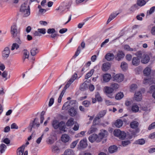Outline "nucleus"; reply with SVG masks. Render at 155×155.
I'll return each instance as SVG.
<instances>
[{"instance_id":"39448f33","label":"nucleus","mask_w":155,"mask_h":155,"mask_svg":"<svg viewBox=\"0 0 155 155\" xmlns=\"http://www.w3.org/2000/svg\"><path fill=\"white\" fill-rule=\"evenodd\" d=\"M10 32L13 38H15L17 36L18 29L17 25L16 24H14L11 28Z\"/></svg>"},{"instance_id":"0e129e2a","label":"nucleus","mask_w":155,"mask_h":155,"mask_svg":"<svg viewBox=\"0 0 155 155\" xmlns=\"http://www.w3.org/2000/svg\"><path fill=\"white\" fill-rule=\"evenodd\" d=\"M40 33L44 34L45 33V28H39L38 30Z\"/></svg>"},{"instance_id":"7ed1b4c3","label":"nucleus","mask_w":155,"mask_h":155,"mask_svg":"<svg viewBox=\"0 0 155 155\" xmlns=\"http://www.w3.org/2000/svg\"><path fill=\"white\" fill-rule=\"evenodd\" d=\"M114 136L119 137L121 139H124L126 137V134L119 129H115L114 132Z\"/></svg>"},{"instance_id":"864d4df0","label":"nucleus","mask_w":155,"mask_h":155,"mask_svg":"<svg viewBox=\"0 0 155 155\" xmlns=\"http://www.w3.org/2000/svg\"><path fill=\"white\" fill-rule=\"evenodd\" d=\"M52 150L53 152L55 153L59 150V148L57 146H53L52 148Z\"/></svg>"},{"instance_id":"c03bdc74","label":"nucleus","mask_w":155,"mask_h":155,"mask_svg":"<svg viewBox=\"0 0 155 155\" xmlns=\"http://www.w3.org/2000/svg\"><path fill=\"white\" fill-rule=\"evenodd\" d=\"M23 54L25 58H28L29 56V52L26 50H24L23 51Z\"/></svg>"},{"instance_id":"de8ad7c7","label":"nucleus","mask_w":155,"mask_h":155,"mask_svg":"<svg viewBox=\"0 0 155 155\" xmlns=\"http://www.w3.org/2000/svg\"><path fill=\"white\" fill-rule=\"evenodd\" d=\"M78 142V140H77L76 141H73L70 145V147L71 148H74L76 146Z\"/></svg>"},{"instance_id":"052dcab7","label":"nucleus","mask_w":155,"mask_h":155,"mask_svg":"<svg viewBox=\"0 0 155 155\" xmlns=\"http://www.w3.org/2000/svg\"><path fill=\"white\" fill-rule=\"evenodd\" d=\"M54 99L53 97H51L50 99L48 104L49 107L51 106L54 103Z\"/></svg>"},{"instance_id":"6ab92c4d","label":"nucleus","mask_w":155,"mask_h":155,"mask_svg":"<svg viewBox=\"0 0 155 155\" xmlns=\"http://www.w3.org/2000/svg\"><path fill=\"white\" fill-rule=\"evenodd\" d=\"M59 124L60 122L56 120H53L52 123V125L53 127L55 129H58Z\"/></svg>"},{"instance_id":"a878e982","label":"nucleus","mask_w":155,"mask_h":155,"mask_svg":"<svg viewBox=\"0 0 155 155\" xmlns=\"http://www.w3.org/2000/svg\"><path fill=\"white\" fill-rule=\"evenodd\" d=\"M123 124L122 121L120 119H118L116 121L114 125L116 127L119 128L122 126Z\"/></svg>"},{"instance_id":"603ef678","label":"nucleus","mask_w":155,"mask_h":155,"mask_svg":"<svg viewBox=\"0 0 155 155\" xmlns=\"http://www.w3.org/2000/svg\"><path fill=\"white\" fill-rule=\"evenodd\" d=\"M136 142L137 144L142 145L145 143V141L144 139H141L137 140Z\"/></svg>"},{"instance_id":"72a5a7b5","label":"nucleus","mask_w":155,"mask_h":155,"mask_svg":"<svg viewBox=\"0 0 155 155\" xmlns=\"http://www.w3.org/2000/svg\"><path fill=\"white\" fill-rule=\"evenodd\" d=\"M110 87L114 91V90H117L119 88V86L117 84L112 83L111 84Z\"/></svg>"},{"instance_id":"774afa93","label":"nucleus","mask_w":155,"mask_h":155,"mask_svg":"<svg viewBox=\"0 0 155 155\" xmlns=\"http://www.w3.org/2000/svg\"><path fill=\"white\" fill-rule=\"evenodd\" d=\"M150 91H149V92L151 93L153 91L154 92L155 91V86L152 85L151 86L150 88Z\"/></svg>"},{"instance_id":"1a4fd4ad","label":"nucleus","mask_w":155,"mask_h":155,"mask_svg":"<svg viewBox=\"0 0 155 155\" xmlns=\"http://www.w3.org/2000/svg\"><path fill=\"white\" fill-rule=\"evenodd\" d=\"M74 103V101L73 100L66 102L64 104L62 107V109L64 110L66 109L67 110Z\"/></svg>"},{"instance_id":"cd10ccee","label":"nucleus","mask_w":155,"mask_h":155,"mask_svg":"<svg viewBox=\"0 0 155 155\" xmlns=\"http://www.w3.org/2000/svg\"><path fill=\"white\" fill-rule=\"evenodd\" d=\"M74 124V119L72 118H70L66 123V125L67 126H72Z\"/></svg>"},{"instance_id":"aec40b11","label":"nucleus","mask_w":155,"mask_h":155,"mask_svg":"<svg viewBox=\"0 0 155 155\" xmlns=\"http://www.w3.org/2000/svg\"><path fill=\"white\" fill-rule=\"evenodd\" d=\"M81 147L85 148L87 147V144L86 139H84L81 140L79 143Z\"/></svg>"},{"instance_id":"9b49d317","label":"nucleus","mask_w":155,"mask_h":155,"mask_svg":"<svg viewBox=\"0 0 155 155\" xmlns=\"http://www.w3.org/2000/svg\"><path fill=\"white\" fill-rule=\"evenodd\" d=\"M58 127H59L58 128L61 131L63 132L66 131L65 123L64 121H61L60 122Z\"/></svg>"},{"instance_id":"8fccbe9b","label":"nucleus","mask_w":155,"mask_h":155,"mask_svg":"<svg viewBox=\"0 0 155 155\" xmlns=\"http://www.w3.org/2000/svg\"><path fill=\"white\" fill-rule=\"evenodd\" d=\"M19 47V46L18 44L15 43H13L12 45V46L11 50H14L15 48L16 49H17Z\"/></svg>"},{"instance_id":"ea45409f","label":"nucleus","mask_w":155,"mask_h":155,"mask_svg":"<svg viewBox=\"0 0 155 155\" xmlns=\"http://www.w3.org/2000/svg\"><path fill=\"white\" fill-rule=\"evenodd\" d=\"M145 54H143V53L140 51L137 52L136 54V55L137 56V58L139 59V60H140L142 57H143L144 56H143V55H145Z\"/></svg>"},{"instance_id":"79ce46f5","label":"nucleus","mask_w":155,"mask_h":155,"mask_svg":"<svg viewBox=\"0 0 155 155\" xmlns=\"http://www.w3.org/2000/svg\"><path fill=\"white\" fill-rule=\"evenodd\" d=\"M74 81L72 79L70 78L67 84H66L65 86V88L66 89L69 87L71 84Z\"/></svg>"},{"instance_id":"5fc2aeb1","label":"nucleus","mask_w":155,"mask_h":155,"mask_svg":"<svg viewBox=\"0 0 155 155\" xmlns=\"http://www.w3.org/2000/svg\"><path fill=\"white\" fill-rule=\"evenodd\" d=\"M30 77V75L28 72H26L25 74H23V78L25 79H28Z\"/></svg>"},{"instance_id":"a211bd4d","label":"nucleus","mask_w":155,"mask_h":155,"mask_svg":"<svg viewBox=\"0 0 155 155\" xmlns=\"http://www.w3.org/2000/svg\"><path fill=\"white\" fill-rule=\"evenodd\" d=\"M143 58L141 60V62L142 63L146 64L150 60V58L149 56L147 54L143 55Z\"/></svg>"},{"instance_id":"f03ea898","label":"nucleus","mask_w":155,"mask_h":155,"mask_svg":"<svg viewBox=\"0 0 155 155\" xmlns=\"http://www.w3.org/2000/svg\"><path fill=\"white\" fill-rule=\"evenodd\" d=\"M40 125L38 122V119L37 118H35L34 120H31L28 128L29 129L30 131L32 130V128H36L38 127Z\"/></svg>"},{"instance_id":"b1692460","label":"nucleus","mask_w":155,"mask_h":155,"mask_svg":"<svg viewBox=\"0 0 155 155\" xmlns=\"http://www.w3.org/2000/svg\"><path fill=\"white\" fill-rule=\"evenodd\" d=\"M119 14V13H118L117 14H116L115 13H113L111 14L110 15L108 20L107 21V24H108L112 20L114 19V18H115Z\"/></svg>"},{"instance_id":"a19ab883","label":"nucleus","mask_w":155,"mask_h":155,"mask_svg":"<svg viewBox=\"0 0 155 155\" xmlns=\"http://www.w3.org/2000/svg\"><path fill=\"white\" fill-rule=\"evenodd\" d=\"M146 2L144 0H137V4L139 6H142L144 5Z\"/></svg>"},{"instance_id":"338daca9","label":"nucleus","mask_w":155,"mask_h":155,"mask_svg":"<svg viewBox=\"0 0 155 155\" xmlns=\"http://www.w3.org/2000/svg\"><path fill=\"white\" fill-rule=\"evenodd\" d=\"M155 128V122L151 124L148 127V130H150L152 129H154Z\"/></svg>"},{"instance_id":"49530a36","label":"nucleus","mask_w":155,"mask_h":155,"mask_svg":"<svg viewBox=\"0 0 155 155\" xmlns=\"http://www.w3.org/2000/svg\"><path fill=\"white\" fill-rule=\"evenodd\" d=\"M100 118H101L97 115L94 120V123H95V124H98L99 122V120Z\"/></svg>"},{"instance_id":"5701e85b","label":"nucleus","mask_w":155,"mask_h":155,"mask_svg":"<svg viewBox=\"0 0 155 155\" xmlns=\"http://www.w3.org/2000/svg\"><path fill=\"white\" fill-rule=\"evenodd\" d=\"M104 81L105 82H107L109 81L111 78V75L108 74H104L103 76Z\"/></svg>"},{"instance_id":"4468645a","label":"nucleus","mask_w":155,"mask_h":155,"mask_svg":"<svg viewBox=\"0 0 155 155\" xmlns=\"http://www.w3.org/2000/svg\"><path fill=\"white\" fill-rule=\"evenodd\" d=\"M26 146L25 145H23L18 148L17 151V155H23L25 148Z\"/></svg>"},{"instance_id":"7c9ffc66","label":"nucleus","mask_w":155,"mask_h":155,"mask_svg":"<svg viewBox=\"0 0 155 155\" xmlns=\"http://www.w3.org/2000/svg\"><path fill=\"white\" fill-rule=\"evenodd\" d=\"M154 81L153 79H144L143 81V83L144 84L148 83L149 84H152L154 83Z\"/></svg>"},{"instance_id":"2eb2a0df","label":"nucleus","mask_w":155,"mask_h":155,"mask_svg":"<svg viewBox=\"0 0 155 155\" xmlns=\"http://www.w3.org/2000/svg\"><path fill=\"white\" fill-rule=\"evenodd\" d=\"M134 98L137 101H140L141 100L142 98V94L140 91H137L135 93Z\"/></svg>"},{"instance_id":"680f3d73","label":"nucleus","mask_w":155,"mask_h":155,"mask_svg":"<svg viewBox=\"0 0 155 155\" xmlns=\"http://www.w3.org/2000/svg\"><path fill=\"white\" fill-rule=\"evenodd\" d=\"M3 142L6 144H8L10 143V140L8 138H5L3 140Z\"/></svg>"},{"instance_id":"393cba45","label":"nucleus","mask_w":155,"mask_h":155,"mask_svg":"<svg viewBox=\"0 0 155 155\" xmlns=\"http://www.w3.org/2000/svg\"><path fill=\"white\" fill-rule=\"evenodd\" d=\"M64 154V155H74L75 153L72 150L68 149L65 151Z\"/></svg>"},{"instance_id":"69168bd1","label":"nucleus","mask_w":155,"mask_h":155,"mask_svg":"<svg viewBox=\"0 0 155 155\" xmlns=\"http://www.w3.org/2000/svg\"><path fill=\"white\" fill-rule=\"evenodd\" d=\"M142 110L147 113L150 111V109L147 107H142Z\"/></svg>"},{"instance_id":"412c9836","label":"nucleus","mask_w":155,"mask_h":155,"mask_svg":"<svg viewBox=\"0 0 155 155\" xmlns=\"http://www.w3.org/2000/svg\"><path fill=\"white\" fill-rule=\"evenodd\" d=\"M62 141L65 143L68 142L70 139L69 136L67 134L63 135L61 137Z\"/></svg>"},{"instance_id":"dca6fc26","label":"nucleus","mask_w":155,"mask_h":155,"mask_svg":"<svg viewBox=\"0 0 155 155\" xmlns=\"http://www.w3.org/2000/svg\"><path fill=\"white\" fill-rule=\"evenodd\" d=\"M114 57V55L113 54L108 53L106 55L105 58L108 61H110L113 60Z\"/></svg>"},{"instance_id":"3c124183","label":"nucleus","mask_w":155,"mask_h":155,"mask_svg":"<svg viewBox=\"0 0 155 155\" xmlns=\"http://www.w3.org/2000/svg\"><path fill=\"white\" fill-rule=\"evenodd\" d=\"M95 98L98 101H101L102 100V99L100 96L98 92L97 93L95 94Z\"/></svg>"},{"instance_id":"9d476101","label":"nucleus","mask_w":155,"mask_h":155,"mask_svg":"<svg viewBox=\"0 0 155 155\" xmlns=\"http://www.w3.org/2000/svg\"><path fill=\"white\" fill-rule=\"evenodd\" d=\"M68 114L71 117H74L77 114V111L76 109L72 107L69 109L68 111Z\"/></svg>"},{"instance_id":"e2e57ef3","label":"nucleus","mask_w":155,"mask_h":155,"mask_svg":"<svg viewBox=\"0 0 155 155\" xmlns=\"http://www.w3.org/2000/svg\"><path fill=\"white\" fill-rule=\"evenodd\" d=\"M104 101L106 104L107 106L111 105L113 104V103L109 100H105Z\"/></svg>"},{"instance_id":"6e6552de","label":"nucleus","mask_w":155,"mask_h":155,"mask_svg":"<svg viewBox=\"0 0 155 155\" xmlns=\"http://www.w3.org/2000/svg\"><path fill=\"white\" fill-rule=\"evenodd\" d=\"M10 53V50L8 47H5L2 52V56L5 58H7Z\"/></svg>"},{"instance_id":"58836bf2","label":"nucleus","mask_w":155,"mask_h":155,"mask_svg":"<svg viewBox=\"0 0 155 155\" xmlns=\"http://www.w3.org/2000/svg\"><path fill=\"white\" fill-rule=\"evenodd\" d=\"M38 52L37 48H34L31 49L30 53L32 56H35L38 53Z\"/></svg>"},{"instance_id":"6e6d98bb","label":"nucleus","mask_w":155,"mask_h":155,"mask_svg":"<svg viewBox=\"0 0 155 155\" xmlns=\"http://www.w3.org/2000/svg\"><path fill=\"white\" fill-rule=\"evenodd\" d=\"M55 32V31L54 28H49L47 30V33L48 34H53Z\"/></svg>"},{"instance_id":"09e8293b","label":"nucleus","mask_w":155,"mask_h":155,"mask_svg":"<svg viewBox=\"0 0 155 155\" xmlns=\"http://www.w3.org/2000/svg\"><path fill=\"white\" fill-rule=\"evenodd\" d=\"M106 113V111L105 110H103L99 112L97 114V115H98V116L100 117V118H101L103 117L104 115Z\"/></svg>"},{"instance_id":"c756f323","label":"nucleus","mask_w":155,"mask_h":155,"mask_svg":"<svg viewBox=\"0 0 155 155\" xmlns=\"http://www.w3.org/2000/svg\"><path fill=\"white\" fill-rule=\"evenodd\" d=\"M131 110L134 112H137L139 110V107L137 104H134L131 107Z\"/></svg>"},{"instance_id":"20e7f679","label":"nucleus","mask_w":155,"mask_h":155,"mask_svg":"<svg viewBox=\"0 0 155 155\" xmlns=\"http://www.w3.org/2000/svg\"><path fill=\"white\" fill-rule=\"evenodd\" d=\"M104 91L108 97L110 98H114V96L111 94L113 92V90L110 87L105 86L104 88Z\"/></svg>"},{"instance_id":"4d7b16f0","label":"nucleus","mask_w":155,"mask_h":155,"mask_svg":"<svg viewBox=\"0 0 155 155\" xmlns=\"http://www.w3.org/2000/svg\"><path fill=\"white\" fill-rule=\"evenodd\" d=\"M137 87V85L135 84H132L130 87V89L132 91L135 90Z\"/></svg>"},{"instance_id":"ddd939ff","label":"nucleus","mask_w":155,"mask_h":155,"mask_svg":"<svg viewBox=\"0 0 155 155\" xmlns=\"http://www.w3.org/2000/svg\"><path fill=\"white\" fill-rule=\"evenodd\" d=\"M124 54L122 51H119L117 52L115 57V58L117 61L120 60L121 58L124 57Z\"/></svg>"},{"instance_id":"c9c22d12","label":"nucleus","mask_w":155,"mask_h":155,"mask_svg":"<svg viewBox=\"0 0 155 155\" xmlns=\"http://www.w3.org/2000/svg\"><path fill=\"white\" fill-rule=\"evenodd\" d=\"M97 130V129L96 128L94 127V126H92L88 131L87 133L90 134L93 133L95 132Z\"/></svg>"},{"instance_id":"a18cd8bd","label":"nucleus","mask_w":155,"mask_h":155,"mask_svg":"<svg viewBox=\"0 0 155 155\" xmlns=\"http://www.w3.org/2000/svg\"><path fill=\"white\" fill-rule=\"evenodd\" d=\"M124 48L125 50L128 51H136V49H134L133 48H131L130 46L128 45H126L124 46Z\"/></svg>"},{"instance_id":"37998d69","label":"nucleus","mask_w":155,"mask_h":155,"mask_svg":"<svg viewBox=\"0 0 155 155\" xmlns=\"http://www.w3.org/2000/svg\"><path fill=\"white\" fill-rule=\"evenodd\" d=\"M90 104V102L87 100L84 101L82 102V104L86 107H88Z\"/></svg>"},{"instance_id":"f8f14e48","label":"nucleus","mask_w":155,"mask_h":155,"mask_svg":"<svg viewBox=\"0 0 155 155\" xmlns=\"http://www.w3.org/2000/svg\"><path fill=\"white\" fill-rule=\"evenodd\" d=\"M107 134V130H101L98 136V137L100 139V141H101L102 139Z\"/></svg>"},{"instance_id":"2f4dec72","label":"nucleus","mask_w":155,"mask_h":155,"mask_svg":"<svg viewBox=\"0 0 155 155\" xmlns=\"http://www.w3.org/2000/svg\"><path fill=\"white\" fill-rule=\"evenodd\" d=\"M87 88V86L86 83V81H85L80 86V89L82 91L85 90Z\"/></svg>"},{"instance_id":"f3484780","label":"nucleus","mask_w":155,"mask_h":155,"mask_svg":"<svg viewBox=\"0 0 155 155\" xmlns=\"http://www.w3.org/2000/svg\"><path fill=\"white\" fill-rule=\"evenodd\" d=\"M140 61L139 59L137 57H134L132 59V64L135 66H137L140 63Z\"/></svg>"},{"instance_id":"0eeeda50","label":"nucleus","mask_w":155,"mask_h":155,"mask_svg":"<svg viewBox=\"0 0 155 155\" xmlns=\"http://www.w3.org/2000/svg\"><path fill=\"white\" fill-rule=\"evenodd\" d=\"M99 139L98 137V136L96 134L91 135L88 138L89 141L91 143H93L95 141L97 142H100Z\"/></svg>"},{"instance_id":"4c0bfd02","label":"nucleus","mask_w":155,"mask_h":155,"mask_svg":"<svg viewBox=\"0 0 155 155\" xmlns=\"http://www.w3.org/2000/svg\"><path fill=\"white\" fill-rule=\"evenodd\" d=\"M94 71V70L92 69L85 76V79H87L90 78L93 74Z\"/></svg>"},{"instance_id":"bf43d9fd","label":"nucleus","mask_w":155,"mask_h":155,"mask_svg":"<svg viewBox=\"0 0 155 155\" xmlns=\"http://www.w3.org/2000/svg\"><path fill=\"white\" fill-rule=\"evenodd\" d=\"M132 103V101L130 100H127L125 102V105L127 106H130Z\"/></svg>"},{"instance_id":"4be33fe9","label":"nucleus","mask_w":155,"mask_h":155,"mask_svg":"<svg viewBox=\"0 0 155 155\" xmlns=\"http://www.w3.org/2000/svg\"><path fill=\"white\" fill-rule=\"evenodd\" d=\"M110 67V64L108 63H104L102 65V70L104 71H107Z\"/></svg>"},{"instance_id":"e433bc0d","label":"nucleus","mask_w":155,"mask_h":155,"mask_svg":"<svg viewBox=\"0 0 155 155\" xmlns=\"http://www.w3.org/2000/svg\"><path fill=\"white\" fill-rule=\"evenodd\" d=\"M124 97L123 93L121 92H120L117 94L115 97V98L116 100H120L122 99Z\"/></svg>"},{"instance_id":"f257e3e1","label":"nucleus","mask_w":155,"mask_h":155,"mask_svg":"<svg viewBox=\"0 0 155 155\" xmlns=\"http://www.w3.org/2000/svg\"><path fill=\"white\" fill-rule=\"evenodd\" d=\"M20 11L21 12L23 16L25 17L28 16L30 14V8L27 2H25L21 5Z\"/></svg>"},{"instance_id":"f704fd0d","label":"nucleus","mask_w":155,"mask_h":155,"mask_svg":"<svg viewBox=\"0 0 155 155\" xmlns=\"http://www.w3.org/2000/svg\"><path fill=\"white\" fill-rule=\"evenodd\" d=\"M120 67L123 71L127 70L128 68L127 64L125 62H122L121 63Z\"/></svg>"},{"instance_id":"bb28decb","label":"nucleus","mask_w":155,"mask_h":155,"mask_svg":"<svg viewBox=\"0 0 155 155\" xmlns=\"http://www.w3.org/2000/svg\"><path fill=\"white\" fill-rule=\"evenodd\" d=\"M139 125L138 122L135 121H133L131 122L130 124V126L131 128L133 129H136L137 128Z\"/></svg>"},{"instance_id":"c85d7f7f","label":"nucleus","mask_w":155,"mask_h":155,"mask_svg":"<svg viewBox=\"0 0 155 155\" xmlns=\"http://www.w3.org/2000/svg\"><path fill=\"white\" fill-rule=\"evenodd\" d=\"M117 149V146H111L109 148V151L110 153H113L116 152Z\"/></svg>"},{"instance_id":"13d9d810","label":"nucleus","mask_w":155,"mask_h":155,"mask_svg":"<svg viewBox=\"0 0 155 155\" xmlns=\"http://www.w3.org/2000/svg\"><path fill=\"white\" fill-rule=\"evenodd\" d=\"M7 72L6 71H4L2 74V76L5 78V80H7Z\"/></svg>"},{"instance_id":"423d86ee","label":"nucleus","mask_w":155,"mask_h":155,"mask_svg":"<svg viewBox=\"0 0 155 155\" xmlns=\"http://www.w3.org/2000/svg\"><path fill=\"white\" fill-rule=\"evenodd\" d=\"M124 78L123 74H118L114 76L113 80L114 81L118 82H120L123 81Z\"/></svg>"},{"instance_id":"473e14b6","label":"nucleus","mask_w":155,"mask_h":155,"mask_svg":"<svg viewBox=\"0 0 155 155\" xmlns=\"http://www.w3.org/2000/svg\"><path fill=\"white\" fill-rule=\"evenodd\" d=\"M151 69L149 68H146L143 71L144 75L146 76H148L149 75L151 72Z\"/></svg>"}]
</instances>
